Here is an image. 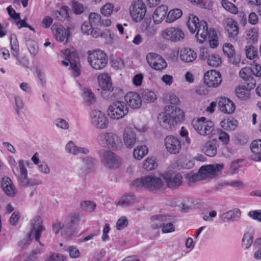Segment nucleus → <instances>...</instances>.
<instances>
[{"label": "nucleus", "instance_id": "obj_1", "mask_svg": "<svg viewBox=\"0 0 261 261\" xmlns=\"http://www.w3.org/2000/svg\"><path fill=\"white\" fill-rule=\"evenodd\" d=\"M224 168L223 164H215L202 166L197 173H189L186 178L188 180L189 186L201 179L210 177L211 178L219 175Z\"/></svg>", "mask_w": 261, "mask_h": 261}, {"label": "nucleus", "instance_id": "obj_2", "mask_svg": "<svg viewBox=\"0 0 261 261\" xmlns=\"http://www.w3.org/2000/svg\"><path fill=\"white\" fill-rule=\"evenodd\" d=\"M182 113L180 109L175 106L166 107L165 111L160 113L158 117L159 123L164 128L172 129L179 120L180 116L183 117Z\"/></svg>", "mask_w": 261, "mask_h": 261}, {"label": "nucleus", "instance_id": "obj_3", "mask_svg": "<svg viewBox=\"0 0 261 261\" xmlns=\"http://www.w3.org/2000/svg\"><path fill=\"white\" fill-rule=\"evenodd\" d=\"M187 24L191 33L197 31L196 36L201 43L203 42L208 36L210 37L212 33L211 29L208 31L207 23L203 21L199 22L198 18L193 14L189 15Z\"/></svg>", "mask_w": 261, "mask_h": 261}, {"label": "nucleus", "instance_id": "obj_4", "mask_svg": "<svg viewBox=\"0 0 261 261\" xmlns=\"http://www.w3.org/2000/svg\"><path fill=\"white\" fill-rule=\"evenodd\" d=\"M42 224V220L40 216L35 217L31 222L32 228L31 233L34 232L35 240L37 242H39L40 247H37L32 251L29 259H27L24 255H20L17 258V261H29L32 259V258L35 259L37 255L41 254L43 252L44 245L40 242V237L42 232L45 230V228Z\"/></svg>", "mask_w": 261, "mask_h": 261}, {"label": "nucleus", "instance_id": "obj_5", "mask_svg": "<svg viewBox=\"0 0 261 261\" xmlns=\"http://www.w3.org/2000/svg\"><path fill=\"white\" fill-rule=\"evenodd\" d=\"M96 140L100 146L113 150H119L123 146L121 138L113 132H101L97 136Z\"/></svg>", "mask_w": 261, "mask_h": 261}, {"label": "nucleus", "instance_id": "obj_6", "mask_svg": "<svg viewBox=\"0 0 261 261\" xmlns=\"http://www.w3.org/2000/svg\"><path fill=\"white\" fill-rule=\"evenodd\" d=\"M88 62L94 69L101 70L103 69L108 64V56L101 50H95L93 51H88Z\"/></svg>", "mask_w": 261, "mask_h": 261}, {"label": "nucleus", "instance_id": "obj_7", "mask_svg": "<svg viewBox=\"0 0 261 261\" xmlns=\"http://www.w3.org/2000/svg\"><path fill=\"white\" fill-rule=\"evenodd\" d=\"M128 113V108L125 102L116 101L112 102L107 110L108 115L114 120H119L124 117Z\"/></svg>", "mask_w": 261, "mask_h": 261}, {"label": "nucleus", "instance_id": "obj_8", "mask_svg": "<svg viewBox=\"0 0 261 261\" xmlns=\"http://www.w3.org/2000/svg\"><path fill=\"white\" fill-rule=\"evenodd\" d=\"M98 83L102 90V96L108 100H113L115 97V92L112 88L110 76L107 73H102L97 77Z\"/></svg>", "mask_w": 261, "mask_h": 261}, {"label": "nucleus", "instance_id": "obj_9", "mask_svg": "<svg viewBox=\"0 0 261 261\" xmlns=\"http://www.w3.org/2000/svg\"><path fill=\"white\" fill-rule=\"evenodd\" d=\"M65 59L70 63V68L72 70V75L77 77L81 74V65L77 54L73 48H67L62 50Z\"/></svg>", "mask_w": 261, "mask_h": 261}, {"label": "nucleus", "instance_id": "obj_10", "mask_svg": "<svg viewBox=\"0 0 261 261\" xmlns=\"http://www.w3.org/2000/svg\"><path fill=\"white\" fill-rule=\"evenodd\" d=\"M102 164L109 169L116 168L120 164L119 158L112 151L101 149L98 152Z\"/></svg>", "mask_w": 261, "mask_h": 261}, {"label": "nucleus", "instance_id": "obj_11", "mask_svg": "<svg viewBox=\"0 0 261 261\" xmlns=\"http://www.w3.org/2000/svg\"><path fill=\"white\" fill-rule=\"evenodd\" d=\"M145 4L141 0H134L129 7V12L132 19L136 22L141 21L146 14Z\"/></svg>", "mask_w": 261, "mask_h": 261}, {"label": "nucleus", "instance_id": "obj_12", "mask_svg": "<svg viewBox=\"0 0 261 261\" xmlns=\"http://www.w3.org/2000/svg\"><path fill=\"white\" fill-rule=\"evenodd\" d=\"M91 122L97 129H105L109 126V119L106 115L100 111L92 110L90 114Z\"/></svg>", "mask_w": 261, "mask_h": 261}, {"label": "nucleus", "instance_id": "obj_13", "mask_svg": "<svg viewBox=\"0 0 261 261\" xmlns=\"http://www.w3.org/2000/svg\"><path fill=\"white\" fill-rule=\"evenodd\" d=\"M146 189L152 192H162L166 189L164 181L154 175L146 176Z\"/></svg>", "mask_w": 261, "mask_h": 261}, {"label": "nucleus", "instance_id": "obj_14", "mask_svg": "<svg viewBox=\"0 0 261 261\" xmlns=\"http://www.w3.org/2000/svg\"><path fill=\"white\" fill-rule=\"evenodd\" d=\"M19 167L20 174L18 177V183L21 187H31L35 185H38L42 184L40 180H36L27 177V170L22 160L19 161Z\"/></svg>", "mask_w": 261, "mask_h": 261}, {"label": "nucleus", "instance_id": "obj_15", "mask_svg": "<svg viewBox=\"0 0 261 261\" xmlns=\"http://www.w3.org/2000/svg\"><path fill=\"white\" fill-rule=\"evenodd\" d=\"M167 151L170 154H178L181 150V143L179 139L172 135L166 136L164 140Z\"/></svg>", "mask_w": 261, "mask_h": 261}, {"label": "nucleus", "instance_id": "obj_16", "mask_svg": "<svg viewBox=\"0 0 261 261\" xmlns=\"http://www.w3.org/2000/svg\"><path fill=\"white\" fill-rule=\"evenodd\" d=\"M146 60L149 65L156 70H162L167 67L166 61L160 55L151 53L146 56Z\"/></svg>", "mask_w": 261, "mask_h": 261}, {"label": "nucleus", "instance_id": "obj_17", "mask_svg": "<svg viewBox=\"0 0 261 261\" xmlns=\"http://www.w3.org/2000/svg\"><path fill=\"white\" fill-rule=\"evenodd\" d=\"M162 36L165 40L176 42L182 40L185 37V34L177 28L170 27L162 32Z\"/></svg>", "mask_w": 261, "mask_h": 261}, {"label": "nucleus", "instance_id": "obj_18", "mask_svg": "<svg viewBox=\"0 0 261 261\" xmlns=\"http://www.w3.org/2000/svg\"><path fill=\"white\" fill-rule=\"evenodd\" d=\"M193 127L200 135L207 136L212 134L214 130V125L211 120L205 123L201 122H193Z\"/></svg>", "mask_w": 261, "mask_h": 261}, {"label": "nucleus", "instance_id": "obj_19", "mask_svg": "<svg viewBox=\"0 0 261 261\" xmlns=\"http://www.w3.org/2000/svg\"><path fill=\"white\" fill-rule=\"evenodd\" d=\"M222 78L219 72L216 70L207 71L204 76V82L210 87H217L221 83Z\"/></svg>", "mask_w": 261, "mask_h": 261}, {"label": "nucleus", "instance_id": "obj_20", "mask_svg": "<svg viewBox=\"0 0 261 261\" xmlns=\"http://www.w3.org/2000/svg\"><path fill=\"white\" fill-rule=\"evenodd\" d=\"M53 231L58 234L60 231L64 238H70L74 233L75 230L65 222H57L53 225Z\"/></svg>", "mask_w": 261, "mask_h": 261}, {"label": "nucleus", "instance_id": "obj_21", "mask_svg": "<svg viewBox=\"0 0 261 261\" xmlns=\"http://www.w3.org/2000/svg\"><path fill=\"white\" fill-rule=\"evenodd\" d=\"M241 78L244 80V84L247 85L249 89H253L256 85V81L254 79L253 72L252 68L245 67L240 71Z\"/></svg>", "mask_w": 261, "mask_h": 261}, {"label": "nucleus", "instance_id": "obj_22", "mask_svg": "<svg viewBox=\"0 0 261 261\" xmlns=\"http://www.w3.org/2000/svg\"><path fill=\"white\" fill-rule=\"evenodd\" d=\"M163 178L169 188H176L181 184L182 177L180 173H166L163 175Z\"/></svg>", "mask_w": 261, "mask_h": 261}, {"label": "nucleus", "instance_id": "obj_23", "mask_svg": "<svg viewBox=\"0 0 261 261\" xmlns=\"http://www.w3.org/2000/svg\"><path fill=\"white\" fill-rule=\"evenodd\" d=\"M123 140L125 147L131 149L137 142V135L133 129L130 127H126L123 133Z\"/></svg>", "mask_w": 261, "mask_h": 261}, {"label": "nucleus", "instance_id": "obj_24", "mask_svg": "<svg viewBox=\"0 0 261 261\" xmlns=\"http://www.w3.org/2000/svg\"><path fill=\"white\" fill-rule=\"evenodd\" d=\"M52 32L58 41L63 42L66 38V41L70 35L69 29H66L62 25L54 23L51 28Z\"/></svg>", "mask_w": 261, "mask_h": 261}, {"label": "nucleus", "instance_id": "obj_25", "mask_svg": "<svg viewBox=\"0 0 261 261\" xmlns=\"http://www.w3.org/2000/svg\"><path fill=\"white\" fill-rule=\"evenodd\" d=\"M224 54L228 58L229 61L233 64L236 65L241 61L240 57L236 54L233 46L227 43L224 44L223 47Z\"/></svg>", "mask_w": 261, "mask_h": 261}, {"label": "nucleus", "instance_id": "obj_26", "mask_svg": "<svg viewBox=\"0 0 261 261\" xmlns=\"http://www.w3.org/2000/svg\"><path fill=\"white\" fill-rule=\"evenodd\" d=\"M218 147V141L216 139H213L204 143L202 151L207 156L214 157L217 154Z\"/></svg>", "mask_w": 261, "mask_h": 261}, {"label": "nucleus", "instance_id": "obj_27", "mask_svg": "<svg viewBox=\"0 0 261 261\" xmlns=\"http://www.w3.org/2000/svg\"><path fill=\"white\" fill-rule=\"evenodd\" d=\"M225 29L228 33V37L230 40H236L239 33L237 22L231 18L225 20Z\"/></svg>", "mask_w": 261, "mask_h": 261}, {"label": "nucleus", "instance_id": "obj_28", "mask_svg": "<svg viewBox=\"0 0 261 261\" xmlns=\"http://www.w3.org/2000/svg\"><path fill=\"white\" fill-rule=\"evenodd\" d=\"M125 101L129 107L134 109L140 108L142 105V99L138 93L129 92L125 96Z\"/></svg>", "mask_w": 261, "mask_h": 261}, {"label": "nucleus", "instance_id": "obj_29", "mask_svg": "<svg viewBox=\"0 0 261 261\" xmlns=\"http://www.w3.org/2000/svg\"><path fill=\"white\" fill-rule=\"evenodd\" d=\"M218 106L220 111L226 114H232L236 109L234 103L229 99L225 97L220 98Z\"/></svg>", "mask_w": 261, "mask_h": 261}, {"label": "nucleus", "instance_id": "obj_30", "mask_svg": "<svg viewBox=\"0 0 261 261\" xmlns=\"http://www.w3.org/2000/svg\"><path fill=\"white\" fill-rule=\"evenodd\" d=\"M97 162L95 159L87 156L84 158L80 164L79 167L82 173H86L93 169Z\"/></svg>", "mask_w": 261, "mask_h": 261}, {"label": "nucleus", "instance_id": "obj_31", "mask_svg": "<svg viewBox=\"0 0 261 261\" xmlns=\"http://www.w3.org/2000/svg\"><path fill=\"white\" fill-rule=\"evenodd\" d=\"M65 149L68 153L74 155H77L80 153L87 154L89 152L87 148L77 146L72 141L67 143L65 147Z\"/></svg>", "mask_w": 261, "mask_h": 261}, {"label": "nucleus", "instance_id": "obj_32", "mask_svg": "<svg viewBox=\"0 0 261 261\" xmlns=\"http://www.w3.org/2000/svg\"><path fill=\"white\" fill-rule=\"evenodd\" d=\"M250 148L253 154L251 156V159L255 161H261V140L252 141Z\"/></svg>", "mask_w": 261, "mask_h": 261}, {"label": "nucleus", "instance_id": "obj_33", "mask_svg": "<svg viewBox=\"0 0 261 261\" xmlns=\"http://www.w3.org/2000/svg\"><path fill=\"white\" fill-rule=\"evenodd\" d=\"M168 11L167 6L166 5H162L158 7L154 11L152 19L156 24H159L165 18L167 15Z\"/></svg>", "mask_w": 261, "mask_h": 261}, {"label": "nucleus", "instance_id": "obj_34", "mask_svg": "<svg viewBox=\"0 0 261 261\" xmlns=\"http://www.w3.org/2000/svg\"><path fill=\"white\" fill-rule=\"evenodd\" d=\"M2 187L4 191L8 196L14 197L15 195L17 190L10 178L3 179Z\"/></svg>", "mask_w": 261, "mask_h": 261}, {"label": "nucleus", "instance_id": "obj_35", "mask_svg": "<svg viewBox=\"0 0 261 261\" xmlns=\"http://www.w3.org/2000/svg\"><path fill=\"white\" fill-rule=\"evenodd\" d=\"M197 57V54L191 48H184L180 54V58L182 61L189 63L193 62Z\"/></svg>", "mask_w": 261, "mask_h": 261}, {"label": "nucleus", "instance_id": "obj_36", "mask_svg": "<svg viewBox=\"0 0 261 261\" xmlns=\"http://www.w3.org/2000/svg\"><path fill=\"white\" fill-rule=\"evenodd\" d=\"M240 216V211L239 209H236L222 214L221 216V220L224 222L234 221L237 220Z\"/></svg>", "mask_w": 261, "mask_h": 261}, {"label": "nucleus", "instance_id": "obj_37", "mask_svg": "<svg viewBox=\"0 0 261 261\" xmlns=\"http://www.w3.org/2000/svg\"><path fill=\"white\" fill-rule=\"evenodd\" d=\"M252 89H249L247 85L239 86L236 89V94L237 97L242 100H247L250 98V91Z\"/></svg>", "mask_w": 261, "mask_h": 261}, {"label": "nucleus", "instance_id": "obj_38", "mask_svg": "<svg viewBox=\"0 0 261 261\" xmlns=\"http://www.w3.org/2000/svg\"><path fill=\"white\" fill-rule=\"evenodd\" d=\"M82 96L87 105H91L95 101L94 93L88 88L82 89Z\"/></svg>", "mask_w": 261, "mask_h": 261}, {"label": "nucleus", "instance_id": "obj_39", "mask_svg": "<svg viewBox=\"0 0 261 261\" xmlns=\"http://www.w3.org/2000/svg\"><path fill=\"white\" fill-rule=\"evenodd\" d=\"M148 153V148L145 145L138 146L135 148L133 151L134 158L138 160H141Z\"/></svg>", "mask_w": 261, "mask_h": 261}, {"label": "nucleus", "instance_id": "obj_40", "mask_svg": "<svg viewBox=\"0 0 261 261\" xmlns=\"http://www.w3.org/2000/svg\"><path fill=\"white\" fill-rule=\"evenodd\" d=\"M80 221V215L76 214H72L67 217L65 222L75 230Z\"/></svg>", "mask_w": 261, "mask_h": 261}, {"label": "nucleus", "instance_id": "obj_41", "mask_svg": "<svg viewBox=\"0 0 261 261\" xmlns=\"http://www.w3.org/2000/svg\"><path fill=\"white\" fill-rule=\"evenodd\" d=\"M158 167V163L155 159L153 157H148L144 162L143 167L147 171L154 170Z\"/></svg>", "mask_w": 261, "mask_h": 261}, {"label": "nucleus", "instance_id": "obj_42", "mask_svg": "<svg viewBox=\"0 0 261 261\" xmlns=\"http://www.w3.org/2000/svg\"><path fill=\"white\" fill-rule=\"evenodd\" d=\"M135 201V195L132 194L123 196L119 200L118 205L122 206H127Z\"/></svg>", "mask_w": 261, "mask_h": 261}, {"label": "nucleus", "instance_id": "obj_43", "mask_svg": "<svg viewBox=\"0 0 261 261\" xmlns=\"http://www.w3.org/2000/svg\"><path fill=\"white\" fill-rule=\"evenodd\" d=\"M222 60L220 57L217 54H211L207 60L208 65L217 67L221 65Z\"/></svg>", "mask_w": 261, "mask_h": 261}, {"label": "nucleus", "instance_id": "obj_44", "mask_svg": "<svg viewBox=\"0 0 261 261\" xmlns=\"http://www.w3.org/2000/svg\"><path fill=\"white\" fill-rule=\"evenodd\" d=\"M182 11L179 9H175L170 10L167 17V22H173L180 18L182 15Z\"/></svg>", "mask_w": 261, "mask_h": 261}, {"label": "nucleus", "instance_id": "obj_45", "mask_svg": "<svg viewBox=\"0 0 261 261\" xmlns=\"http://www.w3.org/2000/svg\"><path fill=\"white\" fill-rule=\"evenodd\" d=\"M67 8L66 6L62 7L59 11H54L53 15L59 20L63 21L68 16Z\"/></svg>", "mask_w": 261, "mask_h": 261}, {"label": "nucleus", "instance_id": "obj_46", "mask_svg": "<svg viewBox=\"0 0 261 261\" xmlns=\"http://www.w3.org/2000/svg\"><path fill=\"white\" fill-rule=\"evenodd\" d=\"M221 126L226 130H234L237 126V121L236 120L227 119L221 121Z\"/></svg>", "mask_w": 261, "mask_h": 261}, {"label": "nucleus", "instance_id": "obj_47", "mask_svg": "<svg viewBox=\"0 0 261 261\" xmlns=\"http://www.w3.org/2000/svg\"><path fill=\"white\" fill-rule=\"evenodd\" d=\"M145 179L146 176H144L134 180L131 184L132 188L136 190L146 189Z\"/></svg>", "mask_w": 261, "mask_h": 261}, {"label": "nucleus", "instance_id": "obj_48", "mask_svg": "<svg viewBox=\"0 0 261 261\" xmlns=\"http://www.w3.org/2000/svg\"><path fill=\"white\" fill-rule=\"evenodd\" d=\"M114 6L113 4L107 3L100 10V13L105 16H110L114 11Z\"/></svg>", "mask_w": 261, "mask_h": 261}, {"label": "nucleus", "instance_id": "obj_49", "mask_svg": "<svg viewBox=\"0 0 261 261\" xmlns=\"http://www.w3.org/2000/svg\"><path fill=\"white\" fill-rule=\"evenodd\" d=\"M245 54L248 59L252 60L257 56V50L252 45L246 46Z\"/></svg>", "mask_w": 261, "mask_h": 261}, {"label": "nucleus", "instance_id": "obj_50", "mask_svg": "<svg viewBox=\"0 0 261 261\" xmlns=\"http://www.w3.org/2000/svg\"><path fill=\"white\" fill-rule=\"evenodd\" d=\"M101 19V15L95 12L90 13L88 16L89 21L92 25H99Z\"/></svg>", "mask_w": 261, "mask_h": 261}, {"label": "nucleus", "instance_id": "obj_51", "mask_svg": "<svg viewBox=\"0 0 261 261\" xmlns=\"http://www.w3.org/2000/svg\"><path fill=\"white\" fill-rule=\"evenodd\" d=\"M143 99L147 102H153L156 99V97L155 93L148 90H144L142 93Z\"/></svg>", "mask_w": 261, "mask_h": 261}, {"label": "nucleus", "instance_id": "obj_52", "mask_svg": "<svg viewBox=\"0 0 261 261\" xmlns=\"http://www.w3.org/2000/svg\"><path fill=\"white\" fill-rule=\"evenodd\" d=\"M222 7L227 11L236 14L238 12V9L236 6L231 2L226 0H223L222 1Z\"/></svg>", "mask_w": 261, "mask_h": 261}, {"label": "nucleus", "instance_id": "obj_53", "mask_svg": "<svg viewBox=\"0 0 261 261\" xmlns=\"http://www.w3.org/2000/svg\"><path fill=\"white\" fill-rule=\"evenodd\" d=\"M81 208L87 212H93L95 208L96 204L90 201H85L81 203Z\"/></svg>", "mask_w": 261, "mask_h": 261}, {"label": "nucleus", "instance_id": "obj_54", "mask_svg": "<svg viewBox=\"0 0 261 261\" xmlns=\"http://www.w3.org/2000/svg\"><path fill=\"white\" fill-rule=\"evenodd\" d=\"M243 246L246 249H248L253 242V235L251 233L247 232L245 233L242 239Z\"/></svg>", "mask_w": 261, "mask_h": 261}, {"label": "nucleus", "instance_id": "obj_55", "mask_svg": "<svg viewBox=\"0 0 261 261\" xmlns=\"http://www.w3.org/2000/svg\"><path fill=\"white\" fill-rule=\"evenodd\" d=\"M258 31L255 28L249 30L246 33V39L252 41H256L258 37Z\"/></svg>", "mask_w": 261, "mask_h": 261}, {"label": "nucleus", "instance_id": "obj_56", "mask_svg": "<svg viewBox=\"0 0 261 261\" xmlns=\"http://www.w3.org/2000/svg\"><path fill=\"white\" fill-rule=\"evenodd\" d=\"M166 220V216H163L161 215H156V216H153L151 218V221L152 222L157 221H159V223L152 224L151 227L153 229H156L160 227H161L160 225H162V223H161V222H163Z\"/></svg>", "mask_w": 261, "mask_h": 261}, {"label": "nucleus", "instance_id": "obj_57", "mask_svg": "<svg viewBox=\"0 0 261 261\" xmlns=\"http://www.w3.org/2000/svg\"><path fill=\"white\" fill-rule=\"evenodd\" d=\"M55 124L57 127L63 129H68L69 127L68 122L66 120L62 118L56 119L55 120Z\"/></svg>", "mask_w": 261, "mask_h": 261}, {"label": "nucleus", "instance_id": "obj_58", "mask_svg": "<svg viewBox=\"0 0 261 261\" xmlns=\"http://www.w3.org/2000/svg\"><path fill=\"white\" fill-rule=\"evenodd\" d=\"M72 4L73 11L75 14H81L83 12L84 8L83 4L75 1H73Z\"/></svg>", "mask_w": 261, "mask_h": 261}, {"label": "nucleus", "instance_id": "obj_59", "mask_svg": "<svg viewBox=\"0 0 261 261\" xmlns=\"http://www.w3.org/2000/svg\"><path fill=\"white\" fill-rule=\"evenodd\" d=\"M211 53L210 49L206 47H201L199 54V58L202 60H207Z\"/></svg>", "mask_w": 261, "mask_h": 261}, {"label": "nucleus", "instance_id": "obj_60", "mask_svg": "<svg viewBox=\"0 0 261 261\" xmlns=\"http://www.w3.org/2000/svg\"><path fill=\"white\" fill-rule=\"evenodd\" d=\"M128 225V221L126 217L122 216L120 217L117 222L116 228L118 230L122 229L126 227Z\"/></svg>", "mask_w": 261, "mask_h": 261}, {"label": "nucleus", "instance_id": "obj_61", "mask_svg": "<svg viewBox=\"0 0 261 261\" xmlns=\"http://www.w3.org/2000/svg\"><path fill=\"white\" fill-rule=\"evenodd\" d=\"M182 210L184 212H187L191 209L193 206V202L191 199L189 198H185L182 203Z\"/></svg>", "mask_w": 261, "mask_h": 261}, {"label": "nucleus", "instance_id": "obj_62", "mask_svg": "<svg viewBox=\"0 0 261 261\" xmlns=\"http://www.w3.org/2000/svg\"><path fill=\"white\" fill-rule=\"evenodd\" d=\"M28 49L30 53L34 56H36L38 54V47L34 41L30 40L28 41Z\"/></svg>", "mask_w": 261, "mask_h": 261}, {"label": "nucleus", "instance_id": "obj_63", "mask_svg": "<svg viewBox=\"0 0 261 261\" xmlns=\"http://www.w3.org/2000/svg\"><path fill=\"white\" fill-rule=\"evenodd\" d=\"M92 24L89 21L84 22L81 25V30L82 32L85 35H89L92 30Z\"/></svg>", "mask_w": 261, "mask_h": 261}, {"label": "nucleus", "instance_id": "obj_64", "mask_svg": "<svg viewBox=\"0 0 261 261\" xmlns=\"http://www.w3.org/2000/svg\"><path fill=\"white\" fill-rule=\"evenodd\" d=\"M65 257L60 253H51L47 258V261H63Z\"/></svg>", "mask_w": 261, "mask_h": 261}]
</instances>
